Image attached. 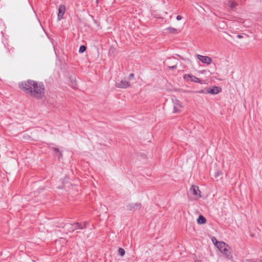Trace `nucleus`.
Masks as SVG:
<instances>
[{
    "label": "nucleus",
    "mask_w": 262,
    "mask_h": 262,
    "mask_svg": "<svg viewBox=\"0 0 262 262\" xmlns=\"http://www.w3.org/2000/svg\"><path fill=\"white\" fill-rule=\"evenodd\" d=\"M206 222V220L203 215H199L197 219V222L199 224H204Z\"/></svg>",
    "instance_id": "nucleus-10"
},
{
    "label": "nucleus",
    "mask_w": 262,
    "mask_h": 262,
    "mask_svg": "<svg viewBox=\"0 0 262 262\" xmlns=\"http://www.w3.org/2000/svg\"><path fill=\"white\" fill-rule=\"evenodd\" d=\"M115 85L117 88L121 89H125L129 87L130 83L126 80H122L120 81L116 82Z\"/></svg>",
    "instance_id": "nucleus-6"
},
{
    "label": "nucleus",
    "mask_w": 262,
    "mask_h": 262,
    "mask_svg": "<svg viewBox=\"0 0 262 262\" xmlns=\"http://www.w3.org/2000/svg\"><path fill=\"white\" fill-rule=\"evenodd\" d=\"M195 262H202V261L200 260H196Z\"/></svg>",
    "instance_id": "nucleus-27"
},
{
    "label": "nucleus",
    "mask_w": 262,
    "mask_h": 262,
    "mask_svg": "<svg viewBox=\"0 0 262 262\" xmlns=\"http://www.w3.org/2000/svg\"><path fill=\"white\" fill-rule=\"evenodd\" d=\"M177 68V66H171V67H169V68L170 69H176Z\"/></svg>",
    "instance_id": "nucleus-23"
},
{
    "label": "nucleus",
    "mask_w": 262,
    "mask_h": 262,
    "mask_svg": "<svg viewBox=\"0 0 262 262\" xmlns=\"http://www.w3.org/2000/svg\"><path fill=\"white\" fill-rule=\"evenodd\" d=\"M196 56L197 58L202 63L207 65L210 64L212 62V59L208 56H203L199 54H197Z\"/></svg>",
    "instance_id": "nucleus-5"
},
{
    "label": "nucleus",
    "mask_w": 262,
    "mask_h": 262,
    "mask_svg": "<svg viewBox=\"0 0 262 262\" xmlns=\"http://www.w3.org/2000/svg\"><path fill=\"white\" fill-rule=\"evenodd\" d=\"M86 226L85 222L83 223V225H82L81 224L76 223L74 224H69L66 225V228L69 232H73L78 229H82L85 228Z\"/></svg>",
    "instance_id": "nucleus-4"
},
{
    "label": "nucleus",
    "mask_w": 262,
    "mask_h": 262,
    "mask_svg": "<svg viewBox=\"0 0 262 262\" xmlns=\"http://www.w3.org/2000/svg\"><path fill=\"white\" fill-rule=\"evenodd\" d=\"M118 252L121 256H123L125 253V250L123 248H120L118 249Z\"/></svg>",
    "instance_id": "nucleus-15"
},
{
    "label": "nucleus",
    "mask_w": 262,
    "mask_h": 262,
    "mask_svg": "<svg viewBox=\"0 0 262 262\" xmlns=\"http://www.w3.org/2000/svg\"><path fill=\"white\" fill-rule=\"evenodd\" d=\"M182 18V17L181 15H178L177 16V19L178 20H181Z\"/></svg>",
    "instance_id": "nucleus-22"
},
{
    "label": "nucleus",
    "mask_w": 262,
    "mask_h": 262,
    "mask_svg": "<svg viewBox=\"0 0 262 262\" xmlns=\"http://www.w3.org/2000/svg\"><path fill=\"white\" fill-rule=\"evenodd\" d=\"M217 249L224 254L227 259L229 260H232L233 259L231 248L228 244L224 242L219 244V247L217 248Z\"/></svg>",
    "instance_id": "nucleus-2"
},
{
    "label": "nucleus",
    "mask_w": 262,
    "mask_h": 262,
    "mask_svg": "<svg viewBox=\"0 0 262 262\" xmlns=\"http://www.w3.org/2000/svg\"><path fill=\"white\" fill-rule=\"evenodd\" d=\"M134 77V75L133 73H131L129 74V75L128 76V79H131L133 78Z\"/></svg>",
    "instance_id": "nucleus-21"
},
{
    "label": "nucleus",
    "mask_w": 262,
    "mask_h": 262,
    "mask_svg": "<svg viewBox=\"0 0 262 262\" xmlns=\"http://www.w3.org/2000/svg\"><path fill=\"white\" fill-rule=\"evenodd\" d=\"M199 93H203V91L201 90L199 92Z\"/></svg>",
    "instance_id": "nucleus-26"
},
{
    "label": "nucleus",
    "mask_w": 262,
    "mask_h": 262,
    "mask_svg": "<svg viewBox=\"0 0 262 262\" xmlns=\"http://www.w3.org/2000/svg\"><path fill=\"white\" fill-rule=\"evenodd\" d=\"M205 72V70H202V71H200V73L201 74H204Z\"/></svg>",
    "instance_id": "nucleus-25"
},
{
    "label": "nucleus",
    "mask_w": 262,
    "mask_h": 262,
    "mask_svg": "<svg viewBox=\"0 0 262 262\" xmlns=\"http://www.w3.org/2000/svg\"><path fill=\"white\" fill-rule=\"evenodd\" d=\"M222 174V173L221 171H217L215 172V177H217Z\"/></svg>",
    "instance_id": "nucleus-20"
},
{
    "label": "nucleus",
    "mask_w": 262,
    "mask_h": 262,
    "mask_svg": "<svg viewBox=\"0 0 262 262\" xmlns=\"http://www.w3.org/2000/svg\"><path fill=\"white\" fill-rule=\"evenodd\" d=\"M237 37L239 39H241V38H242L243 37L242 35L238 34L237 35Z\"/></svg>",
    "instance_id": "nucleus-24"
},
{
    "label": "nucleus",
    "mask_w": 262,
    "mask_h": 262,
    "mask_svg": "<svg viewBox=\"0 0 262 262\" xmlns=\"http://www.w3.org/2000/svg\"><path fill=\"white\" fill-rule=\"evenodd\" d=\"M212 242L214 244V245L215 246V247L217 248L219 247V244L223 243V242H220L218 241L215 237L212 238Z\"/></svg>",
    "instance_id": "nucleus-11"
},
{
    "label": "nucleus",
    "mask_w": 262,
    "mask_h": 262,
    "mask_svg": "<svg viewBox=\"0 0 262 262\" xmlns=\"http://www.w3.org/2000/svg\"><path fill=\"white\" fill-rule=\"evenodd\" d=\"M220 88L217 86H214L213 88H208L207 90V93L213 95L217 94L220 92Z\"/></svg>",
    "instance_id": "nucleus-9"
},
{
    "label": "nucleus",
    "mask_w": 262,
    "mask_h": 262,
    "mask_svg": "<svg viewBox=\"0 0 262 262\" xmlns=\"http://www.w3.org/2000/svg\"><path fill=\"white\" fill-rule=\"evenodd\" d=\"M191 75L190 74H185L184 75V78L185 79H188V78H191Z\"/></svg>",
    "instance_id": "nucleus-19"
},
{
    "label": "nucleus",
    "mask_w": 262,
    "mask_h": 262,
    "mask_svg": "<svg viewBox=\"0 0 262 262\" xmlns=\"http://www.w3.org/2000/svg\"><path fill=\"white\" fill-rule=\"evenodd\" d=\"M19 87L36 98H41L45 95V85L42 82L29 80L20 82Z\"/></svg>",
    "instance_id": "nucleus-1"
},
{
    "label": "nucleus",
    "mask_w": 262,
    "mask_h": 262,
    "mask_svg": "<svg viewBox=\"0 0 262 262\" xmlns=\"http://www.w3.org/2000/svg\"><path fill=\"white\" fill-rule=\"evenodd\" d=\"M140 207H141V204H140L136 203V204L134 205L133 208H134V209H137L140 208Z\"/></svg>",
    "instance_id": "nucleus-18"
},
{
    "label": "nucleus",
    "mask_w": 262,
    "mask_h": 262,
    "mask_svg": "<svg viewBox=\"0 0 262 262\" xmlns=\"http://www.w3.org/2000/svg\"><path fill=\"white\" fill-rule=\"evenodd\" d=\"M86 50V47L82 45L80 47L79 52L80 53H83Z\"/></svg>",
    "instance_id": "nucleus-16"
},
{
    "label": "nucleus",
    "mask_w": 262,
    "mask_h": 262,
    "mask_svg": "<svg viewBox=\"0 0 262 262\" xmlns=\"http://www.w3.org/2000/svg\"><path fill=\"white\" fill-rule=\"evenodd\" d=\"M189 194L193 200H198L201 197L199 187L195 185H192L189 189Z\"/></svg>",
    "instance_id": "nucleus-3"
},
{
    "label": "nucleus",
    "mask_w": 262,
    "mask_h": 262,
    "mask_svg": "<svg viewBox=\"0 0 262 262\" xmlns=\"http://www.w3.org/2000/svg\"><path fill=\"white\" fill-rule=\"evenodd\" d=\"M228 6L233 9L237 6V4L234 1H229Z\"/></svg>",
    "instance_id": "nucleus-12"
},
{
    "label": "nucleus",
    "mask_w": 262,
    "mask_h": 262,
    "mask_svg": "<svg viewBox=\"0 0 262 262\" xmlns=\"http://www.w3.org/2000/svg\"><path fill=\"white\" fill-rule=\"evenodd\" d=\"M54 150L55 151H57V152H59V154H58V156L59 159L62 156L61 152H59V149L58 148H54Z\"/></svg>",
    "instance_id": "nucleus-17"
},
{
    "label": "nucleus",
    "mask_w": 262,
    "mask_h": 262,
    "mask_svg": "<svg viewBox=\"0 0 262 262\" xmlns=\"http://www.w3.org/2000/svg\"><path fill=\"white\" fill-rule=\"evenodd\" d=\"M191 80L194 82L201 83V80L199 78H197L196 77L191 75Z\"/></svg>",
    "instance_id": "nucleus-13"
},
{
    "label": "nucleus",
    "mask_w": 262,
    "mask_h": 262,
    "mask_svg": "<svg viewBox=\"0 0 262 262\" xmlns=\"http://www.w3.org/2000/svg\"><path fill=\"white\" fill-rule=\"evenodd\" d=\"M66 11V7L63 5H60L59 6L58 9V16L57 19L58 20H60L63 17V15H64Z\"/></svg>",
    "instance_id": "nucleus-8"
},
{
    "label": "nucleus",
    "mask_w": 262,
    "mask_h": 262,
    "mask_svg": "<svg viewBox=\"0 0 262 262\" xmlns=\"http://www.w3.org/2000/svg\"><path fill=\"white\" fill-rule=\"evenodd\" d=\"M173 111L174 113H179L181 112L183 107L181 102L178 100L173 101Z\"/></svg>",
    "instance_id": "nucleus-7"
},
{
    "label": "nucleus",
    "mask_w": 262,
    "mask_h": 262,
    "mask_svg": "<svg viewBox=\"0 0 262 262\" xmlns=\"http://www.w3.org/2000/svg\"><path fill=\"white\" fill-rule=\"evenodd\" d=\"M167 30H168L169 32L171 33H175L177 31V30L176 29L171 27L168 28Z\"/></svg>",
    "instance_id": "nucleus-14"
}]
</instances>
